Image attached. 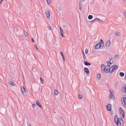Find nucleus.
Returning a JSON list of instances; mask_svg holds the SVG:
<instances>
[{
  "mask_svg": "<svg viewBox=\"0 0 126 126\" xmlns=\"http://www.w3.org/2000/svg\"><path fill=\"white\" fill-rule=\"evenodd\" d=\"M118 67V66L116 65H113L110 67L109 70V72L111 73L117 69Z\"/></svg>",
  "mask_w": 126,
  "mask_h": 126,
  "instance_id": "nucleus-1",
  "label": "nucleus"
},
{
  "mask_svg": "<svg viewBox=\"0 0 126 126\" xmlns=\"http://www.w3.org/2000/svg\"><path fill=\"white\" fill-rule=\"evenodd\" d=\"M104 45V43H101V42H99L95 45L94 47V48L95 49H98L101 47H103Z\"/></svg>",
  "mask_w": 126,
  "mask_h": 126,
  "instance_id": "nucleus-2",
  "label": "nucleus"
},
{
  "mask_svg": "<svg viewBox=\"0 0 126 126\" xmlns=\"http://www.w3.org/2000/svg\"><path fill=\"white\" fill-rule=\"evenodd\" d=\"M121 101L122 104L125 107H126V98L125 97H122L121 99Z\"/></svg>",
  "mask_w": 126,
  "mask_h": 126,
  "instance_id": "nucleus-3",
  "label": "nucleus"
},
{
  "mask_svg": "<svg viewBox=\"0 0 126 126\" xmlns=\"http://www.w3.org/2000/svg\"><path fill=\"white\" fill-rule=\"evenodd\" d=\"M114 60L113 58H111L110 59L109 62H107V64L109 67H110V64H112L114 62Z\"/></svg>",
  "mask_w": 126,
  "mask_h": 126,
  "instance_id": "nucleus-4",
  "label": "nucleus"
},
{
  "mask_svg": "<svg viewBox=\"0 0 126 126\" xmlns=\"http://www.w3.org/2000/svg\"><path fill=\"white\" fill-rule=\"evenodd\" d=\"M114 121L116 123L117 125H119V121L116 115H115L114 118Z\"/></svg>",
  "mask_w": 126,
  "mask_h": 126,
  "instance_id": "nucleus-5",
  "label": "nucleus"
},
{
  "mask_svg": "<svg viewBox=\"0 0 126 126\" xmlns=\"http://www.w3.org/2000/svg\"><path fill=\"white\" fill-rule=\"evenodd\" d=\"M106 107L108 110L110 111L111 108V105L110 104H109L106 105Z\"/></svg>",
  "mask_w": 126,
  "mask_h": 126,
  "instance_id": "nucleus-6",
  "label": "nucleus"
},
{
  "mask_svg": "<svg viewBox=\"0 0 126 126\" xmlns=\"http://www.w3.org/2000/svg\"><path fill=\"white\" fill-rule=\"evenodd\" d=\"M109 66L108 65L105 68H103V70L104 71V72L106 73H107L109 72V68H108Z\"/></svg>",
  "mask_w": 126,
  "mask_h": 126,
  "instance_id": "nucleus-7",
  "label": "nucleus"
},
{
  "mask_svg": "<svg viewBox=\"0 0 126 126\" xmlns=\"http://www.w3.org/2000/svg\"><path fill=\"white\" fill-rule=\"evenodd\" d=\"M21 90L23 93L25 94H26V91L25 88L24 86H22L21 87Z\"/></svg>",
  "mask_w": 126,
  "mask_h": 126,
  "instance_id": "nucleus-8",
  "label": "nucleus"
},
{
  "mask_svg": "<svg viewBox=\"0 0 126 126\" xmlns=\"http://www.w3.org/2000/svg\"><path fill=\"white\" fill-rule=\"evenodd\" d=\"M45 14L47 17V18H49L50 16V13L48 11L46 12Z\"/></svg>",
  "mask_w": 126,
  "mask_h": 126,
  "instance_id": "nucleus-9",
  "label": "nucleus"
},
{
  "mask_svg": "<svg viewBox=\"0 0 126 126\" xmlns=\"http://www.w3.org/2000/svg\"><path fill=\"white\" fill-rule=\"evenodd\" d=\"M84 69L85 72L88 75L89 74L90 72L88 68L85 67L84 68Z\"/></svg>",
  "mask_w": 126,
  "mask_h": 126,
  "instance_id": "nucleus-10",
  "label": "nucleus"
},
{
  "mask_svg": "<svg viewBox=\"0 0 126 126\" xmlns=\"http://www.w3.org/2000/svg\"><path fill=\"white\" fill-rule=\"evenodd\" d=\"M110 93L109 95V98H112L113 99H114V96L113 95H112V93L111 91L110 90Z\"/></svg>",
  "mask_w": 126,
  "mask_h": 126,
  "instance_id": "nucleus-11",
  "label": "nucleus"
},
{
  "mask_svg": "<svg viewBox=\"0 0 126 126\" xmlns=\"http://www.w3.org/2000/svg\"><path fill=\"white\" fill-rule=\"evenodd\" d=\"M36 104L39 107L42 108V107L41 104H40L39 102V101L37 100L36 101Z\"/></svg>",
  "mask_w": 126,
  "mask_h": 126,
  "instance_id": "nucleus-12",
  "label": "nucleus"
},
{
  "mask_svg": "<svg viewBox=\"0 0 126 126\" xmlns=\"http://www.w3.org/2000/svg\"><path fill=\"white\" fill-rule=\"evenodd\" d=\"M110 44V41L108 40L106 42V46L107 47H108L109 46Z\"/></svg>",
  "mask_w": 126,
  "mask_h": 126,
  "instance_id": "nucleus-13",
  "label": "nucleus"
},
{
  "mask_svg": "<svg viewBox=\"0 0 126 126\" xmlns=\"http://www.w3.org/2000/svg\"><path fill=\"white\" fill-rule=\"evenodd\" d=\"M119 122L120 125L121 126H123L124 122L123 120L119 121Z\"/></svg>",
  "mask_w": 126,
  "mask_h": 126,
  "instance_id": "nucleus-14",
  "label": "nucleus"
},
{
  "mask_svg": "<svg viewBox=\"0 0 126 126\" xmlns=\"http://www.w3.org/2000/svg\"><path fill=\"white\" fill-rule=\"evenodd\" d=\"M84 63L85 65L87 66L89 65H91V64L90 63L86 61L84 62Z\"/></svg>",
  "mask_w": 126,
  "mask_h": 126,
  "instance_id": "nucleus-15",
  "label": "nucleus"
},
{
  "mask_svg": "<svg viewBox=\"0 0 126 126\" xmlns=\"http://www.w3.org/2000/svg\"><path fill=\"white\" fill-rule=\"evenodd\" d=\"M9 84L13 86H14L15 85V83L12 81L10 82Z\"/></svg>",
  "mask_w": 126,
  "mask_h": 126,
  "instance_id": "nucleus-16",
  "label": "nucleus"
},
{
  "mask_svg": "<svg viewBox=\"0 0 126 126\" xmlns=\"http://www.w3.org/2000/svg\"><path fill=\"white\" fill-rule=\"evenodd\" d=\"M54 94L55 95H57L58 94V92L56 89L54 90Z\"/></svg>",
  "mask_w": 126,
  "mask_h": 126,
  "instance_id": "nucleus-17",
  "label": "nucleus"
},
{
  "mask_svg": "<svg viewBox=\"0 0 126 126\" xmlns=\"http://www.w3.org/2000/svg\"><path fill=\"white\" fill-rule=\"evenodd\" d=\"M60 53H61V54L62 56L63 57V61H64L65 60V59L64 57V56L63 55V52H60Z\"/></svg>",
  "mask_w": 126,
  "mask_h": 126,
  "instance_id": "nucleus-18",
  "label": "nucleus"
},
{
  "mask_svg": "<svg viewBox=\"0 0 126 126\" xmlns=\"http://www.w3.org/2000/svg\"><path fill=\"white\" fill-rule=\"evenodd\" d=\"M101 77V75L100 74H98L97 75V78L98 79H100Z\"/></svg>",
  "mask_w": 126,
  "mask_h": 126,
  "instance_id": "nucleus-19",
  "label": "nucleus"
},
{
  "mask_svg": "<svg viewBox=\"0 0 126 126\" xmlns=\"http://www.w3.org/2000/svg\"><path fill=\"white\" fill-rule=\"evenodd\" d=\"M115 34L117 36H119L121 34L120 32H116L115 33Z\"/></svg>",
  "mask_w": 126,
  "mask_h": 126,
  "instance_id": "nucleus-20",
  "label": "nucleus"
},
{
  "mask_svg": "<svg viewBox=\"0 0 126 126\" xmlns=\"http://www.w3.org/2000/svg\"><path fill=\"white\" fill-rule=\"evenodd\" d=\"M119 75L121 77H122L124 76V74L123 72H120L119 73Z\"/></svg>",
  "mask_w": 126,
  "mask_h": 126,
  "instance_id": "nucleus-21",
  "label": "nucleus"
},
{
  "mask_svg": "<svg viewBox=\"0 0 126 126\" xmlns=\"http://www.w3.org/2000/svg\"><path fill=\"white\" fill-rule=\"evenodd\" d=\"M105 65L103 64H102L101 65V70H102V69H103V68H105Z\"/></svg>",
  "mask_w": 126,
  "mask_h": 126,
  "instance_id": "nucleus-22",
  "label": "nucleus"
},
{
  "mask_svg": "<svg viewBox=\"0 0 126 126\" xmlns=\"http://www.w3.org/2000/svg\"><path fill=\"white\" fill-rule=\"evenodd\" d=\"M61 32V36L62 37H64V35H63V31H60Z\"/></svg>",
  "mask_w": 126,
  "mask_h": 126,
  "instance_id": "nucleus-23",
  "label": "nucleus"
},
{
  "mask_svg": "<svg viewBox=\"0 0 126 126\" xmlns=\"http://www.w3.org/2000/svg\"><path fill=\"white\" fill-rule=\"evenodd\" d=\"M93 17V16L92 15H89L88 16V18L89 19H91Z\"/></svg>",
  "mask_w": 126,
  "mask_h": 126,
  "instance_id": "nucleus-24",
  "label": "nucleus"
},
{
  "mask_svg": "<svg viewBox=\"0 0 126 126\" xmlns=\"http://www.w3.org/2000/svg\"><path fill=\"white\" fill-rule=\"evenodd\" d=\"M82 54H83V58L84 59H85V54H84V52H83L82 51Z\"/></svg>",
  "mask_w": 126,
  "mask_h": 126,
  "instance_id": "nucleus-25",
  "label": "nucleus"
},
{
  "mask_svg": "<svg viewBox=\"0 0 126 126\" xmlns=\"http://www.w3.org/2000/svg\"><path fill=\"white\" fill-rule=\"evenodd\" d=\"M118 55L117 54L115 55V56L114 57V58L115 59H118Z\"/></svg>",
  "mask_w": 126,
  "mask_h": 126,
  "instance_id": "nucleus-26",
  "label": "nucleus"
},
{
  "mask_svg": "<svg viewBox=\"0 0 126 126\" xmlns=\"http://www.w3.org/2000/svg\"><path fill=\"white\" fill-rule=\"evenodd\" d=\"M78 98L79 99H81L82 98V95L80 94H79L78 96Z\"/></svg>",
  "mask_w": 126,
  "mask_h": 126,
  "instance_id": "nucleus-27",
  "label": "nucleus"
},
{
  "mask_svg": "<svg viewBox=\"0 0 126 126\" xmlns=\"http://www.w3.org/2000/svg\"><path fill=\"white\" fill-rule=\"evenodd\" d=\"M47 3L49 4L51 3L50 0H47Z\"/></svg>",
  "mask_w": 126,
  "mask_h": 126,
  "instance_id": "nucleus-28",
  "label": "nucleus"
},
{
  "mask_svg": "<svg viewBox=\"0 0 126 126\" xmlns=\"http://www.w3.org/2000/svg\"><path fill=\"white\" fill-rule=\"evenodd\" d=\"M88 51V50L87 49H86L85 50V53L86 54H87Z\"/></svg>",
  "mask_w": 126,
  "mask_h": 126,
  "instance_id": "nucleus-29",
  "label": "nucleus"
},
{
  "mask_svg": "<svg viewBox=\"0 0 126 126\" xmlns=\"http://www.w3.org/2000/svg\"><path fill=\"white\" fill-rule=\"evenodd\" d=\"M123 114H122V117L123 118H124V112H123Z\"/></svg>",
  "mask_w": 126,
  "mask_h": 126,
  "instance_id": "nucleus-30",
  "label": "nucleus"
},
{
  "mask_svg": "<svg viewBox=\"0 0 126 126\" xmlns=\"http://www.w3.org/2000/svg\"><path fill=\"white\" fill-rule=\"evenodd\" d=\"M48 28L49 30H51V28L50 27V26H49V25L48 26Z\"/></svg>",
  "mask_w": 126,
  "mask_h": 126,
  "instance_id": "nucleus-31",
  "label": "nucleus"
},
{
  "mask_svg": "<svg viewBox=\"0 0 126 126\" xmlns=\"http://www.w3.org/2000/svg\"><path fill=\"white\" fill-rule=\"evenodd\" d=\"M40 80L41 81L42 83L43 84V81L42 78L41 77H40Z\"/></svg>",
  "mask_w": 126,
  "mask_h": 126,
  "instance_id": "nucleus-32",
  "label": "nucleus"
},
{
  "mask_svg": "<svg viewBox=\"0 0 126 126\" xmlns=\"http://www.w3.org/2000/svg\"><path fill=\"white\" fill-rule=\"evenodd\" d=\"M24 34H25V35L26 37H27L28 36V34L26 32H24Z\"/></svg>",
  "mask_w": 126,
  "mask_h": 126,
  "instance_id": "nucleus-33",
  "label": "nucleus"
},
{
  "mask_svg": "<svg viewBox=\"0 0 126 126\" xmlns=\"http://www.w3.org/2000/svg\"><path fill=\"white\" fill-rule=\"evenodd\" d=\"M124 92L125 93H126V86H125L124 87Z\"/></svg>",
  "mask_w": 126,
  "mask_h": 126,
  "instance_id": "nucleus-34",
  "label": "nucleus"
},
{
  "mask_svg": "<svg viewBox=\"0 0 126 126\" xmlns=\"http://www.w3.org/2000/svg\"><path fill=\"white\" fill-rule=\"evenodd\" d=\"M36 106V105L35 104H32V107L33 108H34Z\"/></svg>",
  "mask_w": 126,
  "mask_h": 126,
  "instance_id": "nucleus-35",
  "label": "nucleus"
},
{
  "mask_svg": "<svg viewBox=\"0 0 126 126\" xmlns=\"http://www.w3.org/2000/svg\"><path fill=\"white\" fill-rule=\"evenodd\" d=\"M118 121H119H119H120L121 120H123L121 118H118Z\"/></svg>",
  "mask_w": 126,
  "mask_h": 126,
  "instance_id": "nucleus-36",
  "label": "nucleus"
},
{
  "mask_svg": "<svg viewBox=\"0 0 126 126\" xmlns=\"http://www.w3.org/2000/svg\"><path fill=\"white\" fill-rule=\"evenodd\" d=\"M98 20V21L101 20L99 19V18H96L94 20Z\"/></svg>",
  "mask_w": 126,
  "mask_h": 126,
  "instance_id": "nucleus-37",
  "label": "nucleus"
},
{
  "mask_svg": "<svg viewBox=\"0 0 126 126\" xmlns=\"http://www.w3.org/2000/svg\"><path fill=\"white\" fill-rule=\"evenodd\" d=\"M82 3L80 1L79 3V6H81Z\"/></svg>",
  "mask_w": 126,
  "mask_h": 126,
  "instance_id": "nucleus-38",
  "label": "nucleus"
},
{
  "mask_svg": "<svg viewBox=\"0 0 126 126\" xmlns=\"http://www.w3.org/2000/svg\"><path fill=\"white\" fill-rule=\"evenodd\" d=\"M123 112H124L123 110H121V112H120V114H123Z\"/></svg>",
  "mask_w": 126,
  "mask_h": 126,
  "instance_id": "nucleus-39",
  "label": "nucleus"
},
{
  "mask_svg": "<svg viewBox=\"0 0 126 126\" xmlns=\"http://www.w3.org/2000/svg\"><path fill=\"white\" fill-rule=\"evenodd\" d=\"M27 124L28 126H32L31 124H29L28 121L27 122Z\"/></svg>",
  "mask_w": 126,
  "mask_h": 126,
  "instance_id": "nucleus-40",
  "label": "nucleus"
},
{
  "mask_svg": "<svg viewBox=\"0 0 126 126\" xmlns=\"http://www.w3.org/2000/svg\"><path fill=\"white\" fill-rule=\"evenodd\" d=\"M124 15L125 18H126V11L125 12Z\"/></svg>",
  "mask_w": 126,
  "mask_h": 126,
  "instance_id": "nucleus-41",
  "label": "nucleus"
},
{
  "mask_svg": "<svg viewBox=\"0 0 126 126\" xmlns=\"http://www.w3.org/2000/svg\"><path fill=\"white\" fill-rule=\"evenodd\" d=\"M101 42V43H103V40L102 39L100 40V42Z\"/></svg>",
  "mask_w": 126,
  "mask_h": 126,
  "instance_id": "nucleus-42",
  "label": "nucleus"
},
{
  "mask_svg": "<svg viewBox=\"0 0 126 126\" xmlns=\"http://www.w3.org/2000/svg\"><path fill=\"white\" fill-rule=\"evenodd\" d=\"M32 42H34V41L32 38Z\"/></svg>",
  "mask_w": 126,
  "mask_h": 126,
  "instance_id": "nucleus-43",
  "label": "nucleus"
},
{
  "mask_svg": "<svg viewBox=\"0 0 126 126\" xmlns=\"http://www.w3.org/2000/svg\"><path fill=\"white\" fill-rule=\"evenodd\" d=\"M34 46L37 50L38 49V48L37 47V46L36 45H35Z\"/></svg>",
  "mask_w": 126,
  "mask_h": 126,
  "instance_id": "nucleus-44",
  "label": "nucleus"
},
{
  "mask_svg": "<svg viewBox=\"0 0 126 126\" xmlns=\"http://www.w3.org/2000/svg\"><path fill=\"white\" fill-rule=\"evenodd\" d=\"M81 6H79V9L80 10H81Z\"/></svg>",
  "mask_w": 126,
  "mask_h": 126,
  "instance_id": "nucleus-45",
  "label": "nucleus"
},
{
  "mask_svg": "<svg viewBox=\"0 0 126 126\" xmlns=\"http://www.w3.org/2000/svg\"><path fill=\"white\" fill-rule=\"evenodd\" d=\"M92 52L93 53H94L95 52V51L94 50H93L92 51Z\"/></svg>",
  "mask_w": 126,
  "mask_h": 126,
  "instance_id": "nucleus-46",
  "label": "nucleus"
},
{
  "mask_svg": "<svg viewBox=\"0 0 126 126\" xmlns=\"http://www.w3.org/2000/svg\"><path fill=\"white\" fill-rule=\"evenodd\" d=\"M119 110H123L122 108L121 107H120L119 108Z\"/></svg>",
  "mask_w": 126,
  "mask_h": 126,
  "instance_id": "nucleus-47",
  "label": "nucleus"
},
{
  "mask_svg": "<svg viewBox=\"0 0 126 126\" xmlns=\"http://www.w3.org/2000/svg\"><path fill=\"white\" fill-rule=\"evenodd\" d=\"M99 21L100 22H103L102 21V20H99Z\"/></svg>",
  "mask_w": 126,
  "mask_h": 126,
  "instance_id": "nucleus-48",
  "label": "nucleus"
},
{
  "mask_svg": "<svg viewBox=\"0 0 126 126\" xmlns=\"http://www.w3.org/2000/svg\"><path fill=\"white\" fill-rule=\"evenodd\" d=\"M94 21V20H92V21H90V22H93V21Z\"/></svg>",
  "mask_w": 126,
  "mask_h": 126,
  "instance_id": "nucleus-49",
  "label": "nucleus"
},
{
  "mask_svg": "<svg viewBox=\"0 0 126 126\" xmlns=\"http://www.w3.org/2000/svg\"><path fill=\"white\" fill-rule=\"evenodd\" d=\"M60 31H63V30L61 27L60 28Z\"/></svg>",
  "mask_w": 126,
  "mask_h": 126,
  "instance_id": "nucleus-50",
  "label": "nucleus"
},
{
  "mask_svg": "<svg viewBox=\"0 0 126 126\" xmlns=\"http://www.w3.org/2000/svg\"><path fill=\"white\" fill-rule=\"evenodd\" d=\"M86 0H82V2H84Z\"/></svg>",
  "mask_w": 126,
  "mask_h": 126,
  "instance_id": "nucleus-51",
  "label": "nucleus"
},
{
  "mask_svg": "<svg viewBox=\"0 0 126 126\" xmlns=\"http://www.w3.org/2000/svg\"><path fill=\"white\" fill-rule=\"evenodd\" d=\"M63 27H65V26L64 25H63Z\"/></svg>",
  "mask_w": 126,
  "mask_h": 126,
  "instance_id": "nucleus-52",
  "label": "nucleus"
},
{
  "mask_svg": "<svg viewBox=\"0 0 126 126\" xmlns=\"http://www.w3.org/2000/svg\"><path fill=\"white\" fill-rule=\"evenodd\" d=\"M125 78L126 79V76L125 77Z\"/></svg>",
  "mask_w": 126,
  "mask_h": 126,
  "instance_id": "nucleus-53",
  "label": "nucleus"
}]
</instances>
